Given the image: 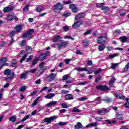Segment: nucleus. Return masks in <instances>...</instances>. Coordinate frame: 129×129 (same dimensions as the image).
<instances>
[{
  "instance_id": "31",
  "label": "nucleus",
  "mask_w": 129,
  "mask_h": 129,
  "mask_svg": "<svg viewBox=\"0 0 129 129\" xmlns=\"http://www.w3.org/2000/svg\"><path fill=\"white\" fill-rule=\"evenodd\" d=\"M106 111H107V110L106 109H100L97 111V113L98 114H101V113H103V112H105Z\"/></svg>"
},
{
  "instance_id": "29",
  "label": "nucleus",
  "mask_w": 129,
  "mask_h": 129,
  "mask_svg": "<svg viewBox=\"0 0 129 129\" xmlns=\"http://www.w3.org/2000/svg\"><path fill=\"white\" fill-rule=\"evenodd\" d=\"M40 99V97H38L34 101L33 103H32V106H35L36 104H38L39 103V100Z\"/></svg>"
},
{
  "instance_id": "36",
  "label": "nucleus",
  "mask_w": 129,
  "mask_h": 129,
  "mask_svg": "<svg viewBox=\"0 0 129 129\" xmlns=\"http://www.w3.org/2000/svg\"><path fill=\"white\" fill-rule=\"evenodd\" d=\"M26 51L28 53H31V52H32L33 51V48H32V47L31 46H27L26 48Z\"/></svg>"
},
{
  "instance_id": "49",
  "label": "nucleus",
  "mask_w": 129,
  "mask_h": 129,
  "mask_svg": "<svg viewBox=\"0 0 129 129\" xmlns=\"http://www.w3.org/2000/svg\"><path fill=\"white\" fill-rule=\"evenodd\" d=\"M68 78H69V75H66L62 77V80H63V81H65L67 80Z\"/></svg>"
},
{
  "instance_id": "41",
  "label": "nucleus",
  "mask_w": 129,
  "mask_h": 129,
  "mask_svg": "<svg viewBox=\"0 0 129 129\" xmlns=\"http://www.w3.org/2000/svg\"><path fill=\"white\" fill-rule=\"evenodd\" d=\"M114 82H115V79L114 78V77H113L110 79V81L109 82V84H110L111 85L113 84Z\"/></svg>"
},
{
  "instance_id": "38",
  "label": "nucleus",
  "mask_w": 129,
  "mask_h": 129,
  "mask_svg": "<svg viewBox=\"0 0 129 129\" xmlns=\"http://www.w3.org/2000/svg\"><path fill=\"white\" fill-rule=\"evenodd\" d=\"M61 16L62 17H64V18H68V17H70L71 16V14L70 13H62Z\"/></svg>"
},
{
  "instance_id": "46",
  "label": "nucleus",
  "mask_w": 129,
  "mask_h": 129,
  "mask_svg": "<svg viewBox=\"0 0 129 129\" xmlns=\"http://www.w3.org/2000/svg\"><path fill=\"white\" fill-rule=\"evenodd\" d=\"M72 3V2H71V0H68L67 1H63V5H70V4H71Z\"/></svg>"
},
{
  "instance_id": "28",
  "label": "nucleus",
  "mask_w": 129,
  "mask_h": 129,
  "mask_svg": "<svg viewBox=\"0 0 129 129\" xmlns=\"http://www.w3.org/2000/svg\"><path fill=\"white\" fill-rule=\"evenodd\" d=\"M55 96V94L54 93H49L47 95H46L45 97V98H48V99H50Z\"/></svg>"
},
{
  "instance_id": "35",
  "label": "nucleus",
  "mask_w": 129,
  "mask_h": 129,
  "mask_svg": "<svg viewBox=\"0 0 129 129\" xmlns=\"http://www.w3.org/2000/svg\"><path fill=\"white\" fill-rule=\"evenodd\" d=\"M12 67H17V60L14 59L12 60V63L11 64Z\"/></svg>"
},
{
  "instance_id": "4",
  "label": "nucleus",
  "mask_w": 129,
  "mask_h": 129,
  "mask_svg": "<svg viewBox=\"0 0 129 129\" xmlns=\"http://www.w3.org/2000/svg\"><path fill=\"white\" fill-rule=\"evenodd\" d=\"M63 8H64L63 4L60 2H58L54 6L53 10L55 13H57V12L62 11V10H63Z\"/></svg>"
},
{
  "instance_id": "9",
  "label": "nucleus",
  "mask_w": 129,
  "mask_h": 129,
  "mask_svg": "<svg viewBox=\"0 0 129 129\" xmlns=\"http://www.w3.org/2000/svg\"><path fill=\"white\" fill-rule=\"evenodd\" d=\"M56 76H57L56 74L51 73L45 78V80L47 82H51V81H53L55 79Z\"/></svg>"
},
{
  "instance_id": "30",
  "label": "nucleus",
  "mask_w": 129,
  "mask_h": 129,
  "mask_svg": "<svg viewBox=\"0 0 129 129\" xmlns=\"http://www.w3.org/2000/svg\"><path fill=\"white\" fill-rule=\"evenodd\" d=\"M98 49L99 51H103V50L105 49V45L104 44H101L100 45H99Z\"/></svg>"
},
{
  "instance_id": "24",
  "label": "nucleus",
  "mask_w": 129,
  "mask_h": 129,
  "mask_svg": "<svg viewBox=\"0 0 129 129\" xmlns=\"http://www.w3.org/2000/svg\"><path fill=\"white\" fill-rule=\"evenodd\" d=\"M28 73H29L28 71L25 72V73H23L20 76L21 79H26L27 77H28Z\"/></svg>"
},
{
  "instance_id": "45",
  "label": "nucleus",
  "mask_w": 129,
  "mask_h": 129,
  "mask_svg": "<svg viewBox=\"0 0 129 129\" xmlns=\"http://www.w3.org/2000/svg\"><path fill=\"white\" fill-rule=\"evenodd\" d=\"M15 35H16V31H11L9 34V36L11 38H13Z\"/></svg>"
},
{
  "instance_id": "56",
  "label": "nucleus",
  "mask_w": 129,
  "mask_h": 129,
  "mask_svg": "<svg viewBox=\"0 0 129 129\" xmlns=\"http://www.w3.org/2000/svg\"><path fill=\"white\" fill-rule=\"evenodd\" d=\"M129 69V62L125 66V68H124V72L127 71Z\"/></svg>"
},
{
  "instance_id": "25",
  "label": "nucleus",
  "mask_w": 129,
  "mask_h": 129,
  "mask_svg": "<svg viewBox=\"0 0 129 129\" xmlns=\"http://www.w3.org/2000/svg\"><path fill=\"white\" fill-rule=\"evenodd\" d=\"M4 75H8V76L12 75V70L10 69H7L4 71Z\"/></svg>"
},
{
  "instance_id": "39",
  "label": "nucleus",
  "mask_w": 129,
  "mask_h": 129,
  "mask_svg": "<svg viewBox=\"0 0 129 129\" xmlns=\"http://www.w3.org/2000/svg\"><path fill=\"white\" fill-rule=\"evenodd\" d=\"M101 79V77L100 76V75H99L96 77L95 82L96 83L99 82V81H100Z\"/></svg>"
},
{
  "instance_id": "18",
  "label": "nucleus",
  "mask_w": 129,
  "mask_h": 129,
  "mask_svg": "<svg viewBox=\"0 0 129 129\" xmlns=\"http://www.w3.org/2000/svg\"><path fill=\"white\" fill-rule=\"evenodd\" d=\"M23 30V26L22 24L17 25L15 27V30L16 31L17 33H20Z\"/></svg>"
},
{
  "instance_id": "50",
  "label": "nucleus",
  "mask_w": 129,
  "mask_h": 129,
  "mask_svg": "<svg viewBox=\"0 0 129 129\" xmlns=\"http://www.w3.org/2000/svg\"><path fill=\"white\" fill-rule=\"evenodd\" d=\"M61 106L62 108H68L69 107V106H68V105L66 104V103L61 104Z\"/></svg>"
},
{
  "instance_id": "10",
  "label": "nucleus",
  "mask_w": 129,
  "mask_h": 129,
  "mask_svg": "<svg viewBox=\"0 0 129 129\" xmlns=\"http://www.w3.org/2000/svg\"><path fill=\"white\" fill-rule=\"evenodd\" d=\"M47 69H48V67H47L40 68L36 73V76H37V77H39V76H41V75H42V74H43Z\"/></svg>"
},
{
  "instance_id": "15",
  "label": "nucleus",
  "mask_w": 129,
  "mask_h": 129,
  "mask_svg": "<svg viewBox=\"0 0 129 129\" xmlns=\"http://www.w3.org/2000/svg\"><path fill=\"white\" fill-rule=\"evenodd\" d=\"M82 24H83V22L80 20H79L74 24V25L72 26V27L73 29H77V28L79 27V26L82 25Z\"/></svg>"
},
{
  "instance_id": "32",
  "label": "nucleus",
  "mask_w": 129,
  "mask_h": 129,
  "mask_svg": "<svg viewBox=\"0 0 129 129\" xmlns=\"http://www.w3.org/2000/svg\"><path fill=\"white\" fill-rule=\"evenodd\" d=\"M43 8L42 6H39L36 9V11L38 13L43 12Z\"/></svg>"
},
{
  "instance_id": "21",
  "label": "nucleus",
  "mask_w": 129,
  "mask_h": 129,
  "mask_svg": "<svg viewBox=\"0 0 129 129\" xmlns=\"http://www.w3.org/2000/svg\"><path fill=\"white\" fill-rule=\"evenodd\" d=\"M84 16H85V14L84 13L79 14L75 18V20L76 21H78V19H82V18H84Z\"/></svg>"
},
{
  "instance_id": "16",
  "label": "nucleus",
  "mask_w": 129,
  "mask_h": 129,
  "mask_svg": "<svg viewBox=\"0 0 129 129\" xmlns=\"http://www.w3.org/2000/svg\"><path fill=\"white\" fill-rule=\"evenodd\" d=\"M15 76V73L13 72L12 73L11 75L9 76V77H7L6 79H5V81H12V80H13V79H14V77Z\"/></svg>"
},
{
  "instance_id": "5",
  "label": "nucleus",
  "mask_w": 129,
  "mask_h": 129,
  "mask_svg": "<svg viewBox=\"0 0 129 129\" xmlns=\"http://www.w3.org/2000/svg\"><path fill=\"white\" fill-rule=\"evenodd\" d=\"M68 45V41H66L65 40H61L59 41L57 43V48L58 49H64L67 45Z\"/></svg>"
},
{
  "instance_id": "27",
  "label": "nucleus",
  "mask_w": 129,
  "mask_h": 129,
  "mask_svg": "<svg viewBox=\"0 0 129 129\" xmlns=\"http://www.w3.org/2000/svg\"><path fill=\"white\" fill-rule=\"evenodd\" d=\"M126 13V11H125V10L121 9L119 10V14L121 17H124V16H125Z\"/></svg>"
},
{
  "instance_id": "58",
  "label": "nucleus",
  "mask_w": 129,
  "mask_h": 129,
  "mask_svg": "<svg viewBox=\"0 0 129 129\" xmlns=\"http://www.w3.org/2000/svg\"><path fill=\"white\" fill-rule=\"evenodd\" d=\"M88 83V82L85 81L83 82H81L78 84V85H85L86 84H87Z\"/></svg>"
},
{
  "instance_id": "17",
  "label": "nucleus",
  "mask_w": 129,
  "mask_h": 129,
  "mask_svg": "<svg viewBox=\"0 0 129 129\" xmlns=\"http://www.w3.org/2000/svg\"><path fill=\"white\" fill-rule=\"evenodd\" d=\"M119 40H120V42H122V43H125V42H128V43L129 42V39L125 36L120 37Z\"/></svg>"
},
{
  "instance_id": "11",
  "label": "nucleus",
  "mask_w": 129,
  "mask_h": 129,
  "mask_svg": "<svg viewBox=\"0 0 129 129\" xmlns=\"http://www.w3.org/2000/svg\"><path fill=\"white\" fill-rule=\"evenodd\" d=\"M47 56H50V52H49V51L41 54L38 57L39 60H40V61H43V60H45V59H46V57Z\"/></svg>"
},
{
  "instance_id": "13",
  "label": "nucleus",
  "mask_w": 129,
  "mask_h": 129,
  "mask_svg": "<svg viewBox=\"0 0 129 129\" xmlns=\"http://www.w3.org/2000/svg\"><path fill=\"white\" fill-rule=\"evenodd\" d=\"M56 117L57 116H51L49 118L46 117L43 120L44 122H46L47 124H49V123H51V122H52V120H53V119H55Z\"/></svg>"
},
{
  "instance_id": "55",
  "label": "nucleus",
  "mask_w": 129,
  "mask_h": 129,
  "mask_svg": "<svg viewBox=\"0 0 129 129\" xmlns=\"http://www.w3.org/2000/svg\"><path fill=\"white\" fill-rule=\"evenodd\" d=\"M83 44L84 47H87L88 46V44H89V42L87 40H85L84 41Z\"/></svg>"
},
{
  "instance_id": "8",
  "label": "nucleus",
  "mask_w": 129,
  "mask_h": 129,
  "mask_svg": "<svg viewBox=\"0 0 129 129\" xmlns=\"http://www.w3.org/2000/svg\"><path fill=\"white\" fill-rule=\"evenodd\" d=\"M8 58L6 57H2L0 58V67H4V66H8Z\"/></svg>"
},
{
  "instance_id": "52",
  "label": "nucleus",
  "mask_w": 129,
  "mask_h": 129,
  "mask_svg": "<svg viewBox=\"0 0 129 129\" xmlns=\"http://www.w3.org/2000/svg\"><path fill=\"white\" fill-rule=\"evenodd\" d=\"M29 8H30V6L26 5L25 6L24 8L23 9L24 12H27V11H29Z\"/></svg>"
},
{
  "instance_id": "63",
  "label": "nucleus",
  "mask_w": 129,
  "mask_h": 129,
  "mask_svg": "<svg viewBox=\"0 0 129 129\" xmlns=\"http://www.w3.org/2000/svg\"><path fill=\"white\" fill-rule=\"evenodd\" d=\"M100 72H101V69H99L98 70H97L94 72V74L96 75V74H98Z\"/></svg>"
},
{
  "instance_id": "59",
  "label": "nucleus",
  "mask_w": 129,
  "mask_h": 129,
  "mask_svg": "<svg viewBox=\"0 0 129 129\" xmlns=\"http://www.w3.org/2000/svg\"><path fill=\"white\" fill-rule=\"evenodd\" d=\"M30 117V116L29 115H27L23 119H22L21 120V121L23 122L26 120H27V119H28V118H29Z\"/></svg>"
},
{
  "instance_id": "51",
  "label": "nucleus",
  "mask_w": 129,
  "mask_h": 129,
  "mask_svg": "<svg viewBox=\"0 0 129 129\" xmlns=\"http://www.w3.org/2000/svg\"><path fill=\"white\" fill-rule=\"evenodd\" d=\"M38 62V58L34 59L32 61V66L34 67Z\"/></svg>"
},
{
  "instance_id": "33",
  "label": "nucleus",
  "mask_w": 129,
  "mask_h": 129,
  "mask_svg": "<svg viewBox=\"0 0 129 129\" xmlns=\"http://www.w3.org/2000/svg\"><path fill=\"white\" fill-rule=\"evenodd\" d=\"M103 100V101H105V102H107L108 103L109 102H111V99L108 98V97H105Z\"/></svg>"
},
{
  "instance_id": "26",
  "label": "nucleus",
  "mask_w": 129,
  "mask_h": 129,
  "mask_svg": "<svg viewBox=\"0 0 129 129\" xmlns=\"http://www.w3.org/2000/svg\"><path fill=\"white\" fill-rule=\"evenodd\" d=\"M57 103H58V102L55 101H52L50 102L49 103L47 104L46 106L49 107V106H51L52 105H56V104H57Z\"/></svg>"
},
{
  "instance_id": "42",
  "label": "nucleus",
  "mask_w": 129,
  "mask_h": 129,
  "mask_svg": "<svg viewBox=\"0 0 129 129\" xmlns=\"http://www.w3.org/2000/svg\"><path fill=\"white\" fill-rule=\"evenodd\" d=\"M68 124V122H62V121H60L58 122V125L60 126H63V125H66Z\"/></svg>"
},
{
  "instance_id": "37",
  "label": "nucleus",
  "mask_w": 129,
  "mask_h": 129,
  "mask_svg": "<svg viewBox=\"0 0 129 129\" xmlns=\"http://www.w3.org/2000/svg\"><path fill=\"white\" fill-rule=\"evenodd\" d=\"M101 10H102V11H104V12H105V13H107V12H108L109 9L108 8H107V7L105 6H103L101 8Z\"/></svg>"
},
{
  "instance_id": "57",
  "label": "nucleus",
  "mask_w": 129,
  "mask_h": 129,
  "mask_svg": "<svg viewBox=\"0 0 129 129\" xmlns=\"http://www.w3.org/2000/svg\"><path fill=\"white\" fill-rule=\"evenodd\" d=\"M69 7H70V9H71V10H73L76 7V6H75V5L74 4H70L69 5Z\"/></svg>"
},
{
  "instance_id": "54",
  "label": "nucleus",
  "mask_w": 129,
  "mask_h": 129,
  "mask_svg": "<svg viewBox=\"0 0 129 129\" xmlns=\"http://www.w3.org/2000/svg\"><path fill=\"white\" fill-rule=\"evenodd\" d=\"M26 40H22L21 43H20V46H21V47L26 46Z\"/></svg>"
},
{
  "instance_id": "53",
  "label": "nucleus",
  "mask_w": 129,
  "mask_h": 129,
  "mask_svg": "<svg viewBox=\"0 0 129 129\" xmlns=\"http://www.w3.org/2000/svg\"><path fill=\"white\" fill-rule=\"evenodd\" d=\"M116 56H117L116 53H113V54H110L109 57L110 58V59H112V58H114V57H116Z\"/></svg>"
},
{
  "instance_id": "61",
  "label": "nucleus",
  "mask_w": 129,
  "mask_h": 129,
  "mask_svg": "<svg viewBox=\"0 0 129 129\" xmlns=\"http://www.w3.org/2000/svg\"><path fill=\"white\" fill-rule=\"evenodd\" d=\"M96 119L97 121H102V118L101 117L96 116Z\"/></svg>"
},
{
  "instance_id": "19",
  "label": "nucleus",
  "mask_w": 129,
  "mask_h": 129,
  "mask_svg": "<svg viewBox=\"0 0 129 129\" xmlns=\"http://www.w3.org/2000/svg\"><path fill=\"white\" fill-rule=\"evenodd\" d=\"M75 129H80V128H84L83 125H82V123L80 122H77V124L74 126Z\"/></svg>"
},
{
  "instance_id": "2",
  "label": "nucleus",
  "mask_w": 129,
  "mask_h": 129,
  "mask_svg": "<svg viewBox=\"0 0 129 129\" xmlns=\"http://www.w3.org/2000/svg\"><path fill=\"white\" fill-rule=\"evenodd\" d=\"M33 33H34V29H30L27 33L23 34L22 37L23 39L26 38L28 40H30L33 37Z\"/></svg>"
},
{
  "instance_id": "7",
  "label": "nucleus",
  "mask_w": 129,
  "mask_h": 129,
  "mask_svg": "<svg viewBox=\"0 0 129 129\" xmlns=\"http://www.w3.org/2000/svg\"><path fill=\"white\" fill-rule=\"evenodd\" d=\"M19 57H23L20 59V62L22 63V62H24L26 59H27V57H28V54L26 53L25 52V50H23L20 51V52L19 54Z\"/></svg>"
},
{
  "instance_id": "20",
  "label": "nucleus",
  "mask_w": 129,
  "mask_h": 129,
  "mask_svg": "<svg viewBox=\"0 0 129 129\" xmlns=\"http://www.w3.org/2000/svg\"><path fill=\"white\" fill-rule=\"evenodd\" d=\"M65 100H72V99H74L73 97V95L71 94H68L64 97Z\"/></svg>"
},
{
  "instance_id": "3",
  "label": "nucleus",
  "mask_w": 129,
  "mask_h": 129,
  "mask_svg": "<svg viewBox=\"0 0 129 129\" xmlns=\"http://www.w3.org/2000/svg\"><path fill=\"white\" fill-rule=\"evenodd\" d=\"M74 70H76L78 72H81L83 71H87L88 72V74H92L93 73V71L94 70V68H91V70H88L87 68H75L74 69Z\"/></svg>"
},
{
  "instance_id": "34",
  "label": "nucleus",
  "mask_w": 129,
  "mask_h": 129,
  "mask_svg": "<svg viewBox=\"0 0 129 129\" xmlns=\"http://www.w3.org/2000/svg\"><path fill=\"white\" fill-rule=\"evenodd\" d=\"M9 120L10 121H12V122H15V121L17 120V118L16 117V116H13L9 118Z\"/></svg>"
},
{
  "instance_id": "6",
  "label": "nucleus",
  "mask_w": 129,
  "mask_h": 129,
  "mask_svg": "<svg viewBox=\"0 0 129 129\" xmlns=\"http://www.w3.org/2000/svg\"><path fill=\"white\" fill-rule=\"evenodd\" d=\"M6 19L10 22L15 20V21H19V18L15 16V13H11L7 15Z\"/></svg>"
},
{
  "instance_id": "14",
  "label": "nucleus",
  "mask_w": 129,
  "mask_h": 129,
  "mask_svg": "<svg viewBox=\"0 0 129 129\" xmlns=\"http://www.w3.org/2000/svg\"><path fill=\"white\" fill-rule=\"evenodd\" d=\"M96 89H97V90L106 91V90H108L109 88L107 86L99 85L96 86Z\"/></svg>"
},
{
  "instance_id": "12",
  "label": "nucleus",
  "mask_w": 129,
  "mask_h": 129,
  "mask_svg": "<svg viewBox=\"0 0 129 129\" xmlns=\"http://www.w3.org/2000/svg\"><path fill=\"white\" fill-rule=\"evenodd\" d=\"M15 9V7L14 6H8L3 9L4 13H10V12H12V11H14V9Z\"/></svg>"
},
{
  "instance_id": "40",
  "label": "nucleus",
  "mask_w": 129,
  "mask_h": 129,
  "mask_svg": "<svg viewBox=\"0 0 129 129\" xmlns=\"http://www.w3.org/2000/svg\"><path fill=\"white\" fill-rule=\"evenodd\" d=\"M116 118H117V119H123L122 118V115L121 114H119V113H117Z\"/></svg>"
},
{
  "instance_id": "48",
  "label": "nucleus",
  "mask_w": 129,
  "mask_h": 129,
  "mask_svg": "<svg viewBox=\"0 0 129 129\" xmlns=\"http://www.w3.org/2000/svg\"><path fill=\"white\" fill-rule=\"evenodd\" d=\"M87 99V98L86 97H82L80 98H78L77 100H79L80 101H84V100H86Z\"/></svg>"
},
{
  "instance_id": "1",
  "label": "nucleus",
  "mask_w": 129,
  "mask_h": 129,
  "mask_svg": "<svg viewBox=\"0 0 129 129\" xmlns=\"http://www.w3.org/2000/svg\"><path fill=\"white\" fill-rule=\"evenodd\" d=\"M107 34L106 33L103 34L102 35L99 36L97 40V44L101 45V44H104L106 41Z\"/></svg>"
},
{
  "instance_id": "47",
  "label": "nucleus",
  "mask_w": 129,
  "mask_h": 129,
  "mask_svg": "<svg viewBox=\"0 0 129 129\" xmlns=\"http://www.w3.org/2000/svg\"><path fill=\"white\" fill-rule=\"evenodd\" d=\"M26 89H27V87L26 86H23L20 88V91L23 92L26 90Z\"/></svg>"
},
{
  "instance_id": "62",
  "label": "nucleus",
  "mask_w": 129,
  "mask_h": 129,
  "mask_svg": "<svg viewBox=\"0 0 129 129\" xmlns=\"http://www.w3.org/2000/svg\"><path fill=\"white\" fill-rule=\"evenodd\" d=\"M87 65H89V66H92V64H93L92 60H88L87 62Z\"/></svg>"
},
{
  "instance_id": "22",
  "label": "nucleus",
  "mask_w": 129,
  "mask_h": 129,
  "mask_svg": "<svg viewBox=\"0 0 129 129\" xmlns=\"http://www.w3.org/2000/svg\"><path fill=\"white\" fill-rule=\"evenodd\" d=\"M115 95L116 97L119 99H124V98H125L124 97V95H123V94L121 95V92H120V93L119 94L116 93L115 94Z\"/></svg>"
},
{
  "instance_id": "64",
  "label": "nucleus",
  "mask_w": 129,
  "mask_h": 129,
  "mask_svg": "<svg viewBox=\"0 0 129 129\" xmlns=\"http://www.w3.org/2000/svg\"><path fill=\"white\" fill-rule=\"evenodd\" d=\"M73 13H75V14H76V13H77L78 11V9H77V8H74L72 10Z\"/></svg>"
},
{
  "instance_id": "44",
  "label": "nucleus",
  "mask_w": 129,
  "mask_h": 129,
  "mask_svg": "<svg viewBox=\"0 0 129 129\" xmlns=\"http://www.w3.org/2000/svg\"><path fill=\"white\" fill-rule=\"evenodd\" d=\"M72 112H80V110L78 109V108H77V107H75L73 108Z\"/></svg>"
},
{
  "instance_id": "60",
  "label": "nucleus",
  "mask_w": 129,
  "mask_h": 129,
  "mask_svg": "<svg viewBox=\"0 0 129 129\" xmlns=\"http://www.w3.org/2000/svg\"><path fill=\"white\" fill-rule=\"evenodd\" d=\"M33 55H30L29 56V57L27 58V59L26 60V62H30V61H31V60H32V59H33Z\"/></svg>"
},
{
  "instance_id": "43",
  "label": "nucleus",
  "mask_w": 129,
  "mask_h": 129,
  "mask_svg": "<svg viewBox=\"0 0 129 129\" xmlns=\"http://www.w3.org/2000/svg\"><path fill=\"white\" fill-rule=\"evenodd\" d=\"M111 121L109 120H105L103 122V124H111Z\"/></svg>"
},
{
  "instance_id": "23",
  "label": "nucleus",
  "mask_w": 129,
  "mask_h": 129,
  "mask_svg": "<svg viewBox=\"0 0 129 129\" xmlns=\"http://www.w3.org/2000/svg\"><path fill=\"white\" fill-rule=\"evenodd\" d=\"M59 40H61V36L58 35L53 37L52 39V42H53V43H56Z\"/></svg>"
}]
</instances>
